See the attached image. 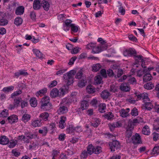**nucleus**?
Instances as JSON below:
<instances>
[{"label":"nucleus","mask_w":159,"mask_h":159,"mask_svg":"<svg viewBox=\"0 0 159 159\" xmlns=\"http://www.w3.org/2000/svg\"><path fill=\"white\" fill-rule=\"evenodd\" d=\"M102 78L100 75H98L95 77L94 80L97 84H100L101 83Z\"/></svg>","instance_id":"obj_45"},{"label":"nucleus","mask_w":159,"mask_h":159,"mask_svg":"<svg viewBox=\"0 0 159 159\" xmlns=\"http://www.w3.org/2000/svg\"><path fill=\"white\" fill-rule=\"evenodd\" d=\"M91 125L94 127H98L100 124L101 120L99 118H92Z\"/></svg>","instance_id":"obj_15"},{"label":"nucleus","mask_w":159,"mask_h":159,"mask_svg":"<svg viewBox=\"0 0 159 159\" xmlns=\"http://www.w3.org/2000/svg\"><path fill=\"white\" fill-rule=\"evenodd\" d=\"M49 115L48 113L44 112L41 113L39 116V120L41 121L43 120L44 121H47L48 120V118Z\"/></svg>","instance_id":"obj_12"},{"label":"nucleus","mask_w":159,"mask_h":159,"mask_svg":"<svg viewBox=\"0 0 159 159\" xmlns=\"http://www.w3.org/2000/svg\"><path fill=\"white\" fill-rule=\"evenodd\" d=\"M105 118L108 120H111L114 119V116L113 114L110 112H107L105 113L103 116Z\"/></svg>","instance_id":"obj_24"},{"label":"nucleus","mask_w":159,"mask_h":159,"mask_svg":"<svg viewBox=\"0 0 159 159\" xmlns=\"http://www.w3.org/2000/svg\"><path fill=\"white\" fill-rule=\"evenodd\" d=\"M39 103L41 109L43 111H49L52 108V104L48 96H45L42 98Z\"/></svg>","instance_id":"obj_1"},{"label":"nucleus","mask_w":159,"mask_h":159,"mask_svg":"<svg viewBox=\"0 0 159 159\" xmlns=\"http://www.w3.org/2000/svg\"><path fill=\"white\" fill-rule=\"evenodd\" d=\"M120 116L123 117H125L128 116L129 114L128 111H127L124 108L121 109L120 111Z\"/></svg>","instance_id":"obj_39"},{"label":"nucleus","mask_w":159,"mask_h":159,"mask_svg":"<svg viewBox=\"0 0 159 159\" xmlns=\"http://www.w3.org/2000/svg\"><path fill=\"white\" fill-rule=\"evenodd\" d=\"M33 52L34 54H35L36 57L39 59H43L44 58V56L39 50L37 49H33Z\"/></svg>","instance_id":"obj_18"},{"label":"nucleus","mask_w":159,"mask_h":159,"mask_svg":"<svg viewBox=\"0 0 159 159\" xmlns=\"http://www.w3.org/2000/svg\"><path fill=\"white\" fill-rule=\"evenodd\" d=\"M87 82L86 78L84 80L81 79L79 81L78 86L82 88L85 85Z\"/></svg>","instance_id":"obj_46"},{"label":"nucleus","mask_w":159,"mask_h":159,"mask_svg":"<svg viewBox=\"0 0 159 159\" xmlns=\"http://www.w3.org/2000/svg\"><path fill=\"white\" fill-rule=\"evenodd\" d=\"M143 106L144 107L146 110L148 111H150L154 107V106L152 102L149 101L144 103L143 105Z\"/></svg>","instance_id":"obj_19"},{"label":"nucleus","mask_w":159,"mask_h":159,"mask_svg":"<svg viewBox=\"0 0 159 159\" xmlns=\"http://www.w3.org/2000/svg\"><path fill=\"white\" fill-rule=\"evenodd\" d=\"M131 139L133 143L134 144H139L142 143L140 136L138 134H135L132 136Z\"/></svg>","instance_id":"obj_9"},{"label":"nucleus","mask_w":159,"mask_h":159,"mask_svg":"<svg viewBox=\"0 0 159 159\" xmlns=\"http://www.w3.org/2000/svg\"><path fill=\"white\" fill-rule=\"evenodd\" d=\"M8 110L4 109L0 113V117H6L8 115Z\"/></svg>","instance_id":"obj_42"},{"label":"nucleus","mask_w":159,"mask_h":159,"mask_svg":"<svg viewBox=\"0 0 159 159\" xmlns=\"http://www.w3.org/2000/svg\"><path fill=\"white\" fill-rule=\"evenodd\" d=\"M8 21L5 19H1L0 20V25H5L8 24Z\"/></svg>","instance_id":"obj_64"},{"label":"nucleus","mask_w":159,"mask_h":159,"mask_svg":"<svg viewBox=\"0 0 159 159\" xmlns=\"http://www.w3.org/2000/svg\"><path fill=\"white\" fill-rule=\"evenodd\" d=\"M152 153V154H158L159 153V146H155L154 147Z\"/></svg>","instance_id":"obj_56"},{"label":"nucleus","mask_w":159,"mask_h":159,"mask_svg":"<svg viewBox=\"0 0 159 159\" xmlns=\"http://www.w3.org/2000/svg\"><path fill=\"white\" fill-rule=\"evenodd\" d=\"M21 100V98L20 97L16 98L14 99L13 104L16 106V107H17L19 106Z\"/></svg>","instance_id":"obj_48"},{"label":"nucleus","mask_w":159,"mask_h":159,"mask_svg":"<svg viewBox=\"0 0 159 159\" xmlns=\"http://www.w3.org/2000/svg\"><path fill=\"white\" fill-rule=\"evenodd\" d=\"M142 132V133L144 135H149L150 132L148 126L145 125L143 128Z\"/></svg>","instance_id":"obj_31"},{"label":"nucleus","mask_w":159,"mask_h":159,"mask_svg":"<svg viewBox=\"0 0 159 159\" xmlns=\"http://www.w3.org/2000/svg\"><path fill=\"white\" fill-rule=\"evenodd\" d=\"M41 6L40 1L39 0H34L33 4V8L34 10L39 9Z\"/></svg>","instance_id":"obj_23"},{"label":"nucleus","mask_w":159,"mask_h":159,"mask_svg":"<svg viewBox=\"0 0 159 159\" xmlns=\"http://www.w3.org/2000/svg\"><path fill=\"white\" fill-rule=\"evenodd\" d=\"M72 21L70 20L66 19L65 22V25L66 27H69L71 30H78L79 27L75 24H72Z\"/></svg>","instance_id":"obj_7"},{"label":"nucleus","mask_w":159,"mask_h":159,"mask_svg":"<svg viewBox=\"0 0 159 159\" xmlns=\"http://www.w3.org/2000/svg\"><path fill=\"white\" fill-rule=\"evenodd\" d=\"M89 106V104L88 101L84 100L81 102V107L82 110L86 109Z\"/></svg>","instance_id":"obj_29"},{"label":"nucleus","mask_w":159,"mask_h":159,"mask_svg":"<svg viewBox=\"0 0 159 159\" xmlns=\"http://www.w3.org/2000/svg\"><path fill=\"white\" fill-rule=\"evenodd\" d=\"M135 125L134 124L132 120H129L127 125V129H133Z\"/></svg>","instance_id":"obj_51"},{"label":"nucleus","mask_w":159,"mask_h":159,"mask_svg":"<svg viewBox=\"0 0 159 159\" xmlns=\"http://www.w3.org/2000/svg\"><path fill=\"white\" fill-rule=\"evenodd\" d=\"M137 54V52L133 48H129L126 49L123 52V55L125 57H131Z\"/></svg>","instance_id":"obj_4"},{"label":"nucleus","mask_w":159,"mask_h":159,"mask_svg":"<svg viewBox=\"0 0 159 159\" xmlns=\"http://www.w3.org/2000/svg\"><path fill=\"white\" fill-rule=\"evenodd\" d=\"M109 145L110 146V148L111 152H114L115 149H118L120 147V145L119 142L116 140H113L111 142H109Z\"/></svg>","instance_id":"obj_3"},{"label":"nucleus","mask_w":159,"mask_h":159,"mask_svg":"<svg viewBox=\"0 0 159 159\" xmlns=\"http://www.w3.org/2000/svg\"><path fill=\"white\" fill-rule=\"evenodd\" d=\"M131 114L132 116H138L139 114V113L137 109L135 107H134L131 111Z\"/></svg>","instance_id":"obj_53"},{"label":"nucleus","mask_w":159,"mask_h":159,"mask_svg":"<svg viewBox=\"0 0 159 159\" xmlns=\"http://www.w3.org/2000/svg\"><path fill=\"white\" fill-rule=\"evenodd\" d=\"M77 93L75 92H72L71 94L70 99L71 101L75 102L77 101Z\"/></svg>","instance_id":"obj_37"},{"label":"nucleus","mask_w":159,"mask_h":159,"mask_svg":"<svg viewBox=\"0 0 159 159\" xmlns=\"http://www.w3.org/2000/svg\"><path fill=\"white\" fill-rule=\"evenodd\" d=\"M107 48V46L105 45L103 46H101L100 47L95 46L92 48V52L93 53H98L101 51L106 50Z\"/></svg>","instance_id":"obj_10"},{"label":"nucleus","mask_w":159,"mask_h":159,"mask_svg":"<svg viewBox=\"0 0 159 159\" xmlns=\"http://www.w3.org/2000/svg\"><path fill=\"white\" fill-rule=\"evenodd\" d=\"M74 127H73L72 126H70L66 129V131L68 133L71 134H74Z\"/></svg>","instance_id":"obj_59"},{"label":"nucleus","mask_w":159,"mask_h":159,"mask_svg":"<svg viewBox=\"0 0 159 159\" xmlns=\"http://www.w3.org/2000/svg\"><path fill=\"white\" fill-rule=\"evenodd\" d=\"M142 99L143 100V102L144 103L148 101H150L148 94L146 93H142Z\"/></svg>","instance_id":"obj_43"},{"label":"nucleus","mask_w":159,"mask_h":159,"mask_svg":"<svg viewBox=\"0 0 159 159\" xmlns=\"http://www.w3.org/2000/svg\"><path fill=\"white\" fill-rule=\"evenodd\" d=\"M111 125L115 128L120 127L122 125L121 123L119 121L114 122L111 124Z\"/></svg>","instance_id":"obj_61"},{"label":"nucleus","mask_w":159,"mask_h":159,"mask_svg":"<svg viewBox=\"0 0 159 159\" xmlns=\"http://www.w3.org/2000/svg\"><path fill=\"white\" fill-rule=\"evenodd\" d=\"M110 95V93L106 90H103L101 94V98L104 99L108 98Z\"/></svg>","instance_id":"obj_22"},{"label":"nucleus","mask_w":159,"mask_h":159,"mask_svg":"<svg viewBox=\"0 0 159 159\" xmlns=\"http://www.w3.org/2000/svg\"><path fill=\"white\" fill-rule=\"evenodd\" d=\"M75 78L76 79H82L83 80H84L86 78V77L84 75L81 70H80L77 73L75 76Z\"/></svg>","instance_id":"obj_28"},{"label":"nucleus","mask_w":159,"mask_h":159,"mask_svg":"<svg viewBox=\"0 0 159 159\" xmlns=\"http://www.w3.org/2000/svg\"><path fill=\"white\" fill-rule=\"evenodd\" d=\"M134 94L135 95V96L137 97V98L136 99V101H137L142 99V93H138L137 92H135L134 93Z\"/></svg>","instance_id":"obj_63"},{"label":"nucleus","mask_w":159,"mask_h":159,"mask_svg":"<svg viewBox=\"0 0 159 159\" xmlns=\"http://www.w3.org/2000/svg\"><path fill=\"white\" fill-rule=\"evenodd\" d=\"M75 73L74 71L71 70L64 75L63 77L65 80L67 81L68 85H70L73 83V78Z\"/></svg>","instance_id":"obj_2"},{"label":"nucleus","mask_w":159,"mask_h":159,"mask_svg":"<svg viewBox=\"0 0 159 159\" xmlns=\"http://www.w3.org/2000/svg\"><path fill=\"white\" fill-rule=\"evenodd\" d=\"M48 131V128L46 126H44L42 128V129H39L38 132L39 134H42V136L46 135Z\"/></svg>","instance_id":"obj_27"},{"label":"nucleus","mask_w":159,"mask_h":159,"mask_svg":"<svg viewBox=\"0 0 159 159\" xmlns=\"http://www.w3.org/2000/svg\"><path fill=\"white\" fill-rule=\"evenodd\" d=\"M41 5L45 10L48 11L49 10L50 5L48 1L45 0H43L41 3Z\"/></svg>","instance_id":"obj_21"},{"label":"nucleus","mask_w":159,"mask_h":159,"mask_svg":"<svg viewBox=\"0 0 159 159\" xmlns=\"http://www.w3.org/2000/svg\"><path fill=\"white\" fill-rule=\"evenodd\" d=\"M134 58L135 59V64H138L139 62V60H141V62L142 61H144L143 59V57L141 55H134Z\"/></svg>","instance_id":"obj_26"},{"label":"nucleus","mask_w":159,"mask_h":159,"mask_svg":"<svg viewBox=\"0 0 159 159\" xmlns=\"http://www.w3.org/2000/svg\"><path fill=\"white\" fill-rule=\"evenodd\" d=\"M30 105L32 107H35L37 106V100L34 98H31L30 100Z\"/></svg>","instance_id":"obj_35"},{"label":"nucleus","mask_w":159,"mask_h":159,"mask_svg":"<svg viewBox=\"0 0 159 159\" xmlns=\"http://www.w3.org/2000/svg\"><path fill=\"white\" fill-rule=\"evenodd\" d=\"M132 130L133 129H127L126 132V135L127 138H129L132 136Z\"/></svg>","instance_id":"obj_62"},{"label":"nucleus","mask_w":159,"mask_h":159,"mask_svg":"<svg viewBox=\"0 0 159 159\" xmlns=\"http://www.w3.org/2000/svg\"><path fill=\"white\" fill-rule=\"evenodd\" d=\"M41 121L40 120H34L32 121L31 125L34 127L40 126Z\"/></svg>","instance_id":"obj_41"},{"label":"nucleus","mask_w":159,"mask_h":159,"mask_svg":"<svg viewBox=\"0 0 159 159\" xmlns=\"http://www.w3.org/2000/svg\"><path fill=\"white\" fill-rule=\"evenodd\" d=\"M128 82L130 84H135L136 83L137 81L134 77L129 76L128 78Z\"/></svg>","instance_id":"obj_49"},{"label":"nucleus","mask_w":159,"mask_h":159,"mask_svg":"<svg viewBox=\"0 0 159 159\" xmlns=\"http://www.w3.org/2000/svg\"><path fill=\"white\" fill-rule=\"evenodd\" d=\"M152 77L150 74H146L143 76V81L147 82L152 80Z\"/></svg>","instance_id":"obj_32"},{"label":"nucleus","mask_w":159,"mask_h":159,"mask_svg":"<svg viewBox=\"0 0 159 159\" xmlns=\"http://www.w3.org/2000/svg\"><path fill=\"white\" fill-rule=\"evenodd\" d=\"M66 15L64 14H61L57 16V18L60 21H63L66 18Z\"/></svg>","instance_id":"obj_60"},{"label":"nucleus","mask_w":159,"mask_h":159,"mask_svg":"<svg viewBox=\"0 0 159 159\" xmlns=\"http://www.w3.org/2000/svg\"><path fill=\"white\" fill-rule=\"evenodd\" d=\"M69 108L66 106L60 105L57 110V112L59 115L66 114L68 111Z\"/></svg>","instance_id":"obj_5"},{"label":"nucleus","mask_w":159,"mask_h":159,"mask_svg":"<svg viewBox=\"0 0 159 159\" xmlns=\"http://www.w3.org/2000/svg\"><path fill=\"white\" fill-rule=\"evenodd\" d=\"M30 118V116L29 114H25L22 116V120L24 122L28 121Z\"/></svg>","instance_id":"obj_40"},{"label":"nucleus","mask_w":159,"mask_h":159,"mask_svg":"<svg viewBox=\"0 0 159 159\" xmlns=\"http://www.w3.org/2000/svg\"><path fill=\"white\" fill-rule=\"evenodd\" d=\"M25 143H28L30 140L36 138L37 136L36 134H32L30 132L26 131L25 132Z\"/></svg>","instance_id":"obj_6"},{"label":"nucleus","mask_w":159,"mask_h":159,"mask_svg":"<svg viewBox=\"0 0 159 159\" xmlns=\"http://www.w3.org/2000/svg\"><path fill=\"white\" fill-rule=\"evenodd\" d=\"M47 89L46 88H44L37 92L36 93V94L38 97L39 96H41L43 95H44L47 93Z\"/></svg>","instance_id":"obj_30"},{"label":"nucleus","mask_w":159,"mask_h":159,"mask_svg":"<svg viewBox=\"0 0 159 159\" xmlns=\"http://www.w3.org/2000/svg\"><path fill=\"white\" fill-rule=\"evenodd\" d=\"M24 12V7L23 6L18 7L15 11V14L17 15H22Z\"/></svg>","instance_id":"obj_20"},{"label":"nucleus","mask_w":159,"mask_h":159,"mask_svg":"<svg viewBox=\"0 0 159 159\" xmlns=\"http://www.w3.org/2000/svg\"><path fill=\"white\" fill-rule=\"evenodd\" d=\"M92 148V150H90V155L93 153L98 154L102 152V148L99 146L94 147L92 144H90V149Z\"/></svg>","instance_id":"obj_8"},{"label":"nucleus","mask_w":159,"mask_h":159,"mask_svg":"<svg viewBox=\"0 0 159 159\" xmlns=\"http://www.w3.org/2000/svg\"><path fill=\"white\" fill-rule=\"evenodd\" d=\"M88 154H89V145L88 146L87 151L84 150L81 152L80 155L81 159H86L88 156Z\"/></svg>","instance_id":"obj_13"},{"label":"nucleus","mask_w":159,"mask_h":159,"mask_svg":"<svg viewBox=\"0 0 159 159\" xmlns=\"http://www.w3.org/2000/svg\"><path fill=\"white\" fill-rule=\"evenodd\" d=\"M16 144L17 141L16 140H11L8 145V147L11 148H13L16 145Z\"/></svg>","instance_id":"obj_52"},{"label":"nucleus","mask_w":159,"mask_h":159,"mask_svg":"<svg viewBox=\"0 0 159 159\" xmlns=\"http://www.w3.org/2000/svg\"><path fill=\"white\" fill-rule=\"evenodd\" d=\"M60 119L59 122V127L60 128L63 129L66 125L65 122L66 120V117L65 116H62Z\"/></svg>","instance_id":"obj_14"},{"label":"nucleus","mask_w":159,"mask_h":159,"mask_svg":"<svg viewBox=\"0 0 159 159\" xmlns=\"http://www.w3.org/2000/svg\"><path fill=\"white\" fill-rule=\"evenodd\" d=\"M144 88L148 90H150L152 89L154 87V84L152 82H149L146 84L144 86Z\"/></svg>","instance_id":"obj_33"},{"label":"nucleus","mask_w":159,"mask_h":159,"mask_svg":"<svg viewBox=\"0 0 159 159\" xmlns=\"http://www.w3.org/2000/svg\"><path fill=\"white\" fill-rule=\"evenodd\" d=\"M23 22V20L22 18L17 17L14 20V24L17 26H19L21 25Z\"/></svg>","instance_id":"obj_38"},{"label":"nucleus","mask_w":159,"mask_h":159,"mask_svg":"<svg viewBox=\"0 0 159 159\" xmlns=\"http://www.w3.org/2000/svg\"><path fill=\"white\" fill-rule=\"evenodd\" d=\"M59 90L56 88L52 89L50 91V96L52 98H55L59 96Z\"/></svg>","instance_id":"obj_11"},{"label":"nucleus","mask_w":159,"mask_h":159,"mask_svg":"<svg viewBox=\"0 0 159 159\" xmlns=\"http://www.w3.org/2000/svg\"><path fill=\"white\" fill-rule=\"evenodd\" d=\"M22 93L21 90H19L15 92H14L13 93L11 94V98H13L14 97H15L18 95H19L21 94Z\"/></svg>","instance_id":"obj_54"},{"label":"nucleus","mask_w":159,"mask_h":159,"mask_svg":"<svg viewBox=\"0 0 159 159\" xmlns=\"http://www.w3.org/2000/svg\"><path fill=\"white\" fill-rule=\"evenodd\" d=\"M7 120L8 122L12 124L17 122L18 120V118L16 115H13L9 116L7 118Z\"/></svg>","instance_id":"obj_16"},{"label":"nucleus","mask_w":159,"mask_h":159,"mask_svg":"<svg viewBox=\"0 0 159 159\" xmlns=\"http://www.w3.org/2000/svg\"><path fill=\"white\" fill-rule=\"evenodd\" d=\"M14 87L13 86H8L4 88L2 91L5 92H8L14 90Z\"/></svg>","instance_id":"obj_50"},{"label":"nucleus","mask_w":159,"mask_h":159,"mask_svg":"<svg viewBox=\"0 0 159 159\" xmlns=\"http://www.w3.org/2000/svg\"><path fill=\"white\" fill-rule=\"evenodd\" d=\"M9 142L8 138L5 136H1L0 137V144L5 145L7 144Z\"/></svg>","instance_id":"obj_17"},{"label":"nucleus","mask_w":159,"mask_h":159,"mask_svg":"<svg viewBox=\"0 0 159 159\" xmlns=\"http://www.w3.org/2000/svg\"><path fill=\"white\" fill-rule=\"evenodd\" d=\"M120 89L121 91L126 92L129 91L130 89L129 87L125 84H122L120 86Z\"/></svg>","instance_id":"obj_25"},{"label":"nucleus","mask_w":159,"mask_h":159,"mask_svg":"<svg viewBox=\"0 0 159 159\" xmlns=\"http://www.w3.org/2000/svg\"><path fill=\"white\" fill-rule=\"evenodd\" d=\"M153 139L154 141H157L159 139V134L154 132L152 134Z\"/></svg>","instance_id":"obj_58"},{"label":"nucleus","mask_w":159,"mask_h":159,"mask_svg":"<svg viewBox=\"0 0 159 159\" xmlns=\"http://www.w3.org/2000/svg\"><path fill=\"white\" fill-rule=\"evenodd\" d=\"M101 67V65L100 64H94L92 67V70L94 72H97L98 71Z\"/></svg>","instance_id":"obj_34"},{"label":"nucleus","mask_w":159,"mask_h":159,"mask_svg":"<svg viewBox=\"0 0 159 159\" xmlns=\"http://www.w3.org/2000/svg\"><path fill=\"white\" fill-rule=\"evenodd\" d=\"M98 102L97 98L93 99L90 102V104L92 106L96 107L98 105Z\"/></svg>","instance_id":"obj_47"},{"label":"nucleus","mask_w":159,"mask_h":159,"mask_svg":"<svg viewBox=\"0 0 159 159\" xmlns=\"http://www.w3.org/2000/svg\"><path fill=\"white\" fill-rule=\"evenodd\" d=\"M124 73L123 70L121 68H118L117 70V75H114V77L116 79L119 78Z\"/></svg>","instance_id":"obj_44"},{"label":"nucleus","mask_w":159,"mask_h":159,"mask_svg":"<svg viewBox=\"0 0 159 159\" xmlns=\"http://www.w3.org/2000/svg\"><path fill=\"white\" fill-rule=\"evenodd\" d=\"M64 100H65V101L64 100L63 101V104L62 105H64L67 107H69V106L71 103V102L70 100L69 99H64Z\"/></svg>","instance_id":"obj_57"},{"label":"nucleus","mask_w":159,"mask_h":159,"mask_svg":"<svg viewBox=\"0 0 159 159\" xmlns=\"http://www.w3.org/2000/svg\"><path fill=\"white\" fill-rule=\"evenodd\" d=\"M154 69V68L153 67H148V68L145 69H143V74H150L149 73V72L152 70H153Z\"/></svg>","instance_id":"obj_55"},{"label":"nucleus","mask_w":159,"mask_h":159,"mask_svg":"<svg viewBox=\"0 0 159 159\" xmlns=\"http://www.w3.org/2000/svg\"><path fill=\"white\" fill-rule=\"evenodd\" d=\"M106 106L104 103H102L99 106L98 111L100 113H103L105 112Z\"/></svg>","instance_id":"obj_36"}]
</instances>
